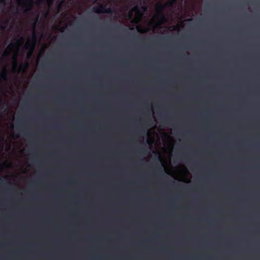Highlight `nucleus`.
I'll list each match as a JSON object with an SVG mask.
<instances>
[{"mask_svg": "<svg viewBox=\"0 0 260 260\" xmlns=\"http://www.w3.org/2000/svg\"><path fill=\"white\" fill-rule=\"evenodd\" d=\"M177 17L178 18H181L182 16V15H180V16L178 15Z\"/></svg>", "mask_w": 260, "mask_h": 260, "instance_id": "4468645a", "label": "nucleus"}, {"mask_svg": "<svg viewBox=\"0 0 260 260\" xmlns=\"http://www.w3.org/2000/svg\"><path fill=\"white\" fill-rule=\"evenodd\" d=\"M87 1L88 2L92 1L93 3H98V5L93 7V10L96 13H110L113 11L109 0H87Z\"/></svg>", "mask_w": 260, "mask_h": 260, "instance_id": "20e7f679", "label": "nucleus"}, {"mask_svg": "<svg viewBox=\"0 0 260 260\" xmlns=\"http://www.w3.org/2000/svg\"><path fill=\"white\" fill-rule=\"evenodd\" d=\"M61 4H60L59 5H58V11L59 10L60 7H61Z\"/></svg>", "mask_w": 260, "mask_h": 260, "instance_id": "f8f14e48", "label": "nucleus"}, {"mask_svg": "<svg viewBox=\"0 0 260 260\" xmlns=\"http://www.w3.org/2000/svg\"><path fill=\"white\" fill-rule=\"evenodd\" d=\"M53 0H36V5L40 7L42 3L46 4L47 9H49L52 4Z\"/></svg>", "mask_w": 260, "mask_h": 260, "instance_id": "0eeeda50", "label": "nucleus"}, {"mask_svg": "<svg viewBox=\"0 0 260 260\" xmlns=\"http://www.w3.org/2000/svg\"><path fill=\"white\" fill-rule=\"evenodd\" d=\"M146 141L150 150L157 156L166 173L175 179L188 183L190 181L186 167L179 165L173 167L171 158L174 147V140L169 135L161 131H156L154 127L148 130Z\"/></svg>", "mask_w": 260, "mask_h": 260, "instance_id": "f257e3e1", "label": "nucleus"}, {"mask_svg": "<svg viewBox=\"0 0 260 260\" xmlns=\"http://www.w3.org/2000/svg\"><path fill=\"white\" fill-rule=\"evenodd\" d=\"M23 37H20L15 42L11 43L4 51L2 56V62L7 61L12 57V71L13 73L19 72L21 68L18 67L17 57L20 47L24 44Z\"/></svg>", "mask_w": 260, "mask_h": 260, "instance_id": "7ed1b4c3", "label": "nucleus"}, {"mask_svg": "<svg viewBox=\"0 0 260 260\" xmlns=\"http://www.w3.org/2000/svg\"><path fill=\"white\" fill-rule=\"evenodd\" d=\"M36 38L34 33L31 38H28L24 45V48L27 51V57L29 58L32 54L36 44Z\"/></svg>", "mask_w": 260, "mask_h": 260, "instance_id": "39448f33", "label": "nucleus"}, {"mask_svg": "<svg viewBox=\"0 0 260 260\" xmlns=\"http://www.w3.org/2000/svg\"><path fill=\"white\" fill-rule=\"evenodd\" d=\"M177 0H169L165 4L158 2L155 6V13L151 19L147 22H145L146 26L141 28V21L143 17H145V14L147 11V7L143 6L141 8L138 6L135 7L132 9L127 15L123 12H121L122 15H125V19L130 21L133 23L134 27H135L138 31L145 32L149 30L152 29L154 32H156L157 29L160 28L161 25L169 19L168 16L165 15L164 11L168 10L170 13H173V5ZM171 15V14H170Z\"/></svg>", "mask_w": 260, "mask_h": 260, "instance_id": "f03ea898", "label": "nucleus"}, {"mask_svg": "<svg viewBox=\"0 0 260 260\" xmlns=\"http://www.w3.org/2000/svg\"><path fill=\"white\" fill-rule=\"evenodd\" d=\"M6 0H0V4L2 5L3 6H5L6 4Z\"/></svg>", "mask_w": 260, "mask_h": 260, "instance_id": "9b49d317", "label": "nucleus"}, {"mask_svg": "<svg viewBox=\"0 0 260 260\" xmlns=\"http://www.w3.org/2000/svg\"><path fill=\"white\" fill-rule=\"evenodd\" d=\"M173 17V14L172 15V16H171V18Z\"/></svg>", "mask_w": 260, "mask_h": 260, "instance_id": "2eb2a0df", "label": "nucleus"}, {"mask_svg": "<svg viewBox=\"0 0 260 260\" xmlns=\"http://www.w3.org/2000/svg\"><path fill=\"white\" fill-rule=\"evenodd\" d=\"M178 27H179V26H178V25H176V26H175V28H174V29H178Z\"/></svg>", "mask_w": 260, "mask_h": 260, "instance_id": "ddd939ff", "label": "nucleus"}, {"mask_svg": "<svg viewBox=\"0 0 260 260\" xmlns=\"http://www.w3.org/2000/svg\"><path fill=\"white\" fill-rule=\"evenodd\" d=\"M9 20L7 19L5 21H2V23L0 25V27L2 30H4L7 26L8 23H9Z\"/></svg>", "mask_w": 260, "mask_h": 260, "instance_id": "1a4fd4ad", "label": "nucleus"}, {"mask_svg": "<svg viewBox=\"0 0 260 260\" xmlns=\"http://www.w3.org/2000/svg\"><path fill=\"white\" fill-rule=\"evenodd\" d=\"M7 65H5L3 67L2 71L0 73V82L2 80L6 81L7 80Z\"/></svg>", "mask_w": 260, "mask_h": 260, "instance_id": "6e6552de", "label": "nucleus"}, {"mask_svg": "<svg viewBox=\"0 0 260 260\" xmlns=\"http://www.w3.org/2000/svg\"><path fill=\"white\" fill-rule=\"evenodd\" d=\"M46 47H47L46 45H44V46H43V47L42 48V51L39 53V56H38V57L37 58V63L38 62V60L39 59V58L40 57L41 53H42L43 52V51H44V50L45 49Z\"/></svg>", "mask_w": 260, "mask_h": 260, "instance_id": "9d476101", "label": "nucleus"}, {"mask_svg": "<svg viewBox=\"0 0 260 260\" xmlns=\"http://www.w3.org/2000/svg\"><path fill=\"white\" fill-rule=\"evenodd\" d=\"M18 5L24 13L30 11L34 5V0H17Z\"/></svg>", "mask_w": 260, "mask_h": 260, "instance_id": "423d86ee", "label": "nucleus"}]
</instances>
